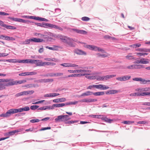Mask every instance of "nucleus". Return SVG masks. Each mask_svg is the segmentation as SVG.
<instances>
[{"mask_svg": "<svg viewBox=\"0 0 150 150\" xmlns=\"http://www.w3.org/2000/svg\"><path fill=\"white\" fill-rule=\"evenodd\" d=\"M57 37L62 40L64 43L67 44L71 47H75V44H74L72 42H77V40L75 39H73L69 37L64 36L60 35H57Z\"/></svg>", "mask_w": 150, "mask_h": 150, "instance_id": "obj_1", "label": "nucleus"}, {"mask_svg": "<svg viewBox=\"0 0 150 150\" xmlns=\"http://www.w3.org/2000/svg\"><path fill=\"white\" fill-rule=\"evenodd\" d=\"M4 82H8L6 83H0V90H4L6 88L5 86H13V85H11L10 83L13 81V79H3Z\"/></svg>", "mask_w": 150, "mask_h": 150, "instance_id": "obj_2", "label": "nucleus"}, {"mask_svg": "<svg viewBox=\"0 0 150 150\" xmlns=\"http://www.w3.org/2000/svg\"><path fill=\"white\" fill-rule=\"evenodd\" d=\"M69 117V115H61L59 116L55 119L56 122H64L70 119Z\"/></svg>", "mask_w": 150, "mask_h": 150, "instance_id": "obj_3", "label": "nucleus"}, {"mask_svg": "<svg viewBox=\"0 0 150 150\" xmlns=\"http://www.w3.org/2000/svg\"><path fill=\"white\" fill-rule=\"evenodd\" d=\"M135 64H147L149 63V60L148 59H146L143 58H140L139 60H137L134 62Z\"/></svg>", "mask_w": 150, "mask_h": 150, "instance_id": "obj_4", "label": "nucleus"}, {"mask_svg": "<svg viewBox=\"0 0 150 150\" xmlns=\"http://www.w3.org/2000/svg\"><path fill=\"white\" fill-rule=\"evenodd\" d=\"M34 93L33 91H23L16 93L15 95V96L18 97L23 96H27L28 94H31Z\"/></svg>", "mask_w": 150, "mask_h": 150, "instance_id": "obj_5", "label": "nucleus"}, {"mask_svg": "<svg viewBox=\"0 0 150 150\" xmlns=\"http://www.w3.org/2000/svg\"><path fill=\"white\" fill-rule=\"evenodd\" d=\"M0 25L7 29L13 30L16 29V28L15 27L10 25H8L4 24V22L1 21H0Z\"/></svg>", "mask_w": 150, "mask_h": 150, "instance_id": "obj_6", "label": "nucleus"}, {"mask_svg": "<svg viewBox=\"0 0 150 150\" xmlns=\"http://www.w3.org/2000/svg\"><path fill=\"white\" fill-rule=\"evenodd\" d=\"M131 78V76L129 75H126L123 76L118 77L116 78L117 80L120 81H125L129 80Z\"/></svg>", "mask_w": 150, "mask_h": 150, "instance_id": "obj_7", "label": "nucleus"}, {"mask_svg": "<svg viewBox=\"0 0 150 150\" xmlns=\"http://www.w3.org/2000/svg\"><path fill=\"white\" fill-rule=\"evenodd\" d=\"M79 69L81 68L82 69H78V73H90L91 72V71L88 70V68L87 67H79L78 68Z\"/></svg>", "mask_w": 150, "mask_h": 150, "instance_id": "obj_8", "label": "nucleus"}, {"mask_svg": "<svg viewBox=\"0 0 150 150\" xmlns=\"http://www.w3.org/2000/svg\"><path fill=\"white\" fill-rule=\"evenodd\" d=\"M90 74L88 73H80V74H74L71 75H69L68 76V77H81L82 76H85L86 75H89Z\"/></svg>", "mask_w": 150, "mask_h": 150, "instance_id": "obj_9", "label": "nucleus"}, {"mask_svg": "<svg viewBox=\"0 0 150 150\" xmlns=\"http://www.w3.org/2000/svg\"><path fill=\"white\" fill-rule=\"evenodd\" d=\"M26 82V81L25 80H20V81H13L12 82L10 83L9 84L11 85H16L18 84H21L22 83H25Z\"/></svg>", "mask_w": 150, "mask_h": 150, "instance_id": "obj_10", "label": "nucleus"}, {"mask_svg": "<svg viewBox=\"0 0 150 150\" xmlns=\"http://www.w3.org/2000/svg\"><path fill=\"white\" fill-rule=\"evenodd\" d=\"M150 91V88L146 87L145 88H139L135 89V91L139 92H144Z\"/></svg>", "mask_w": 150, "mask_h": 150, "instance_id": "obj_11", "label": "nucleus"}, {"mask_svg": "<svg viewBox=\"0 0 150 150\" xmlns=\"http://www.w3.org/2000/svg\"><path fill=\"white\" fill-rule=\"evenodd\" d=\"M74 52L79 55H86V53L84 51L79 49H76L74 51Z\"/></svg>", "mask_w": 150, "mask_h": 150, "instance_id": "obj_12", "label": "nucleus"}, {"mask_svg": "<svg viewBox=\"0 0 150 150\" xmlns=\"http://www.w3.org/2000/svg\"><path fill=\"white\" fill-rule=\"evenodd\" d=\"M59 95V94L58 93H52L45 94L44 96L45 97H53Z\"/></svg>", "mask_w": 150, "mask_h": 150, "instance_id": "obj_13", "label": "nucleus"}, {"mask_svg": "<svg viewBox=\"0 0 150 150\" xmlns=\"http://www.w3.org/2000/svg\"><path fill=\"white\" fill-rule=\"evenodd\" d=\"M67 100L66 98H59L54 99L53 100V102L54 103H57L64 102Z\"/></svg>", "mask_w": 150, "mask_h": 150, "instance_id": "obj_14", "label": "nucleus"}, {"mask_svg": "<svg viewBox=\"0 0 150 150\" xmlns=\"http://www.w3.org/2000/svg\"><path fill=\"white\" fill-rule=\"evenodd\" d=\"M31 42H44L43 39L41 38H30Z\"/></svg>", "mask_w": 150, "mask_h": 150, "instance_id": "obj_15", "label": "nucleus"}, {"mask_svg": "<svg viewBox=\"0 0 150 150\" xmlns=\"http://www.w3.org/2000/svg\"><path fill=\"white\" fill-rule=\"evenodd\" d=\"M11 114L10 110H8L5 113L2 114L0 115V117H8L10 116Z\"/></svg>", "mask_w": 150, "mask_h": 150, "instance_id": "obj_16", "label": "nucleus"}, {"mask_svg": "<svg viewBox=\"0 0 150 150\" xmlns=\"http://www.w3.org/2000/svg\"><path fill=\"white\" fill-rule=\"evenodd\" d=\"M10 110L11 114L16 113L23 112L22 108L16 109H12Z\"/></svg>", "mask_w": 150, "mask_h": 150, "instance_id": "obj_17", "label": "nucleus"}, {"mask_svg": "<svg viewBox=\"0 0 150 150\" xmlns=\"http://www.w3.org/2000/svg\"><path fill=\"white\" fill-rule=\"evenodd\" d=\"M45 28H55V27H56V25L53 24L49 23H45Z\"/></svg>", "mask_w": 150, "mask_h": 150, "instance_id": "obj_18", "label": "nucleus"}, {"mask_svg": "<svg viewBox=\"0 0 150 150\" xmlns=\"http://www.w3.org/2000/svg\"><path fill=\"white\" fill-rule=\"evenodd\" d=\"M93 50L96 51H100L103 53H105V51L99 47L94 46Z\"/></svg>", "mask_w": 150, "mask_h": 150, "instance_id": "obj_19", "label": "nucleus"}, {"mask_svg": "<svg viewBox=\"0 0 150 150\" xmlns=\"http://www.w3.org/2000/svg\"><path fill=\"white\" fill-rule=\"evenodd\" d=\"M139 92L135 93V96H146V95H148V94L146 93V92Z\"/></svg>", "mask_w": 150, "mask_h": 150, "instance_id": "obj_20", "label": "nucleus"}, {"mask_svg": "<svg viewBox=\"0 0 150 150\" xmlns=\"http://www.w3.org/2000/svg\"><path fill=\"white\" fill-rule=\"evenodd\" d=\"M38 86V85H35L33 84H29L25 85L23 86V87H26L27 88H31L33 87H35L36 86Z\"/></svg>", "mask_w": 150, "mask_h": 150, "instance_id": "obj_21", "label": "nucleus"}, {"mask_svg": "<svg viewBox=\"0 0 150 150\" xmlns=\"http://www.w3.org/2000/svg\"><path fill=\"white\" fill-rule=\"evenodd\" d=\"M93 92L89 91H87L86 92L82 93L81 95V96H88L91 95L93 94Z\"/></svg>", "mask_w": 150, "mask_h": 150, "instance_id": "obj_22", "label": "nucleus"}, {"mask_svg": "<svg viewBox=\"0 0 150 150\" xmlns=\"http://www.w3.org/2000/svg\"><path fill=\"white\" fill-rule=\"evenodd\" d=\"M21 131L20 129H17L13 131H11L8 132V135L9 136L14 135L16 133Z\"/></svg>", "mask_w": 150, "mask_h": 150, "instance_id": "obj_23", "label": "nucleus"}, {"mask_svg": "<svg viewBox=\"0 0 150 150\" xmlns=\"http://www.w3.org/2000/svg\"><path fill=\"white\" fill-rule=\"evenodd\" d=\"M78 103V101L70 102H69L63 103V106L71 105H75Z\"/></svg>", "mask_w": 150, "mask_h": 150, "instance_id": "obj_24", "label": "nucleus"}, {"mask_svg": "<svg viewBox=\"0 0 150 150\" xmlns=\"http://www.w3.org/2000/svg\"><path fill=\"white\" fill-rule=\"evenodd\" d=\"M37 66H44V62L40 60H37L35 63Z\"/></svg>", "mask_w": 150, "mask_h": 150, "instance_id": "obj_25", "label": "nucleus"}, {"mask_svg": "<svg viewBox=\"0 0 150 150\" xmlns=\"http://www.w3.org/2000/svg\"><path fill=\"white\" fill-rule=\"evenodd\" d=\"M105 54H101L99 53H97L96 54V55L98 57H101L102 58H105L108 57L109 55V54H108L106 52L105 53Z\"/></svg>", "mask_w": 150, "mask_h": 150, "instance_id": "obj_26", "label": "nucleus"}, {"mask_svg": "<svg viewBox=\"0 0 150 150\" xmlns=\"http://www.w3.org/2000/svg\"><path fill=\"white\" fill-rule=\"evenodd\" d=\"M140 82L141 84H146L150 82V80H146L144 79L141 78Z\"/></svg>", "mask_w": 150, "mask_h": 150, "instance_id": "obj_27", "label": "nucleus"}, {"mask_svg": "<svg viewBox=\"0 0 150 150\" xmlns=\"http://www.w3.org/2000/svg\"><path fill=\"white\" fill-rule=\"evenodd\" d=\"M132 54L131 53L125 56V58L126 59L128 60H132L135 59L134 56L132 55Z\"/></svg>", "mask_w": 150, "mask_h": 150, "instance_id": "obj_28", "label": "nucleus"}, {"mask_svg": "<svg viewBox=\"0 0 150 150\" xmlns=\"http://www.w3.org/2000/svg\"><path fill=\"white\" fill-rule=\"evenodd\" d=\"M105 94L104 92H98L95 93H93V94L95 96H99L100 95H103Z\"/></svg>", "mask_w": 150, "mask_h": 150, "instance_id": "obj_29", "label": "nucleus"}, {"mask_svg": "<svg viewBox=\"0 0 150 150\" xmlns=\"http://www.w3.org/2000/svg\"><path fill=\"white\" fill-rule=\"evenodd\" d=\"M55 65V63L54 62H44V66H45V65Z\"/></svg>", "mask_w": 150, "mask_h": 150, "instance_id": "obj_30", "label": "nucleus"}, {"mask_svg": "<svg viewBox=\"0 0 150 150\" xmlns=\"http://www.w3.org/2000/svg\"><path fill=\"white\" fill-rule=\"evenodd\" d=\"M144 67V66L142 65L134 64V69H140Z\"/></svg>", "mask_w": 150, "mask_h": 150, "instance_id": "obj_31", "label": "nucleus"}, {"mask_svg": "<svg viewBox=\"0 0 150 150\" xmlns=\"http://www.w3.org/2000/svg\"><path fill=\"white\" fill-rule=\"evenodd\" d=\"M94 46L90 45H86L84 46V47H86L90 50H93V48Z\"/></svg>", "mask_w": 150, "mask_h": 150, "instance_id": "obj_32", "label": "nucleus"}, {"mask_svg": "<svg viewBox=\"0 0 150 150\" xmlns=\"http://www.w3.org/2000/svg\"><path fill=\"white\" fill-rule=\"evenodd\" d=\"M104 120L105 122L109 123H111L113 121V120L109 119L107 117L104 118Z\"/></svg>", "mask_w": 150, "mask_h": 150, "instance_id": "obj_33", "label": "nucleus"}, {"mask_svg": "<svg viewBox=\"0 0 150 150\" xmlns=\"http://www.w3.org/2000/svg\"><path fill=\"white\" fill-rule=\"evenodd\" d=\"M5 40H7L14 41L15 40V39L13 37L7 36L6 37Z\"/></svg>", "mask_w": 150, "mask_h": 150, "instance_id": "obj_34", "label": "nucleus"}, {"mask_svg": "<svg viewBox=\"0 0 150 150\" xmlns=\"http://www.w3.org/2000/svg\"><path fill=\"white\" fill-rule=\"evenodd\" d=\"M53 106L56 108H59L63 107V103L53 104Z\"/></svg>", "mask_w": 150, "mask_h": 150, "instance_id": "obj_35", "label": "nucleus"}, {"mask_svg": "<svg viewBox=\"0 0 150 150\" xmlns=\"http://www.w3.org/2000/svg\"><path fill=\"white\" fill-rule=\"evenodd\" d=\"M45 22H43L42 23H35V24L37 25V26H40L41 27H45Z\"/></svg>", "mask_w": 150, "mask_h": 150, "instance_id": "obj_36", "label": "nucleus"}, {"mask_svg": "<svg viewBox=\"0 0 150 150\" xmlns=\"http://www.w3.org/2000/svg\"><path fill=\"white\" fill-rule=\"evenodd\" d=\"M28 59L18 60V62L19 63H28Z\"/></svg>", "mask_w": 150, "mask_h": 150, "instance_id": "obj_37", "label": "nucleus"}, {"mask_svg": "<svg viewBox=\"0 0 150 150\" xmlns=\"http://www.w3.org/2000/svg\"><path fill=\"white\" fill-rule=\"evenodd\" d=\"M55 75V73H48L47 74L45 75H43L44 76H50V77H53Z\"/></svg>", "mask_w": 150, "mask_h": 150, "instance_id": "obj_38", "label": "nucleus"}, {"mask_svg": "<svg viewBox=\"0 0 150 150\" xmlns=\"http://www.w3.org/2000/svg\"><path fill=\"white\" fill-rule=\"evenodd\" d=\"M97 100L96 99L89 98L87 99V103H90L97 101Z\"/></svg>", "mask_w": 150, "mask_h": 150, "instance_id": "obj_39", "label": "nucleus"}, {"mask_svg": "<svg viewBox=\"0 0 150 150\" xmlns=\"http://www.w3.org/2000/svg\"><path fill=\"white\" fill-rule=\"evenodd\" d=\"M87 32L83 30H79L78 33L79 34L85 35L87 34Z\"/></svg>", "mask_w": 150, "mask_h": 150, "instance_id": "obj_40", "label": "nucleus"}, {"mask_svg": "<svg viewBox=\"0 0 150 150\" xmlns=\"http://www.w3.org/2000/svg\"><path fill=\"white\" fill-rule=\"evenodd\" d=\"M28 63H31L33 64H35L36 60L33 59H28Z\"/></svg>", "mask_w": 150, "mask_h": 150, "instance_id": "obj_41", "label": "nucleus"}, {"mask_svg": "<svg viewBox=\"0 0 150 150\" xmlns=\"http://www.w3.org/2000/svg\"><path fill=\"white\" fill-rule=\"evenodd\" d=\"M37 74V73L35 71L33 72H27V76L35 75Z\"/></svg>", "mask_w": 150, "mask_h": 150, "instance_id": "obj_42", "label": "nucleus"}, {"mask_svg": "<svg viewBox=\"0 0 150 150\" xmlns=\"http://www.w3.org/2000/svg\"><path fill=\"white\" fill-rule=\"evenodd\" d=\"M8 18L11 20L13 21H14L16 22H19V18H15L9 17Z\"/></svg>", "mask_w": 150, "mask_h": 150, "instance_id": "obj_43", "label": "nucleus"}, {"mask_svg": "<svg viewBox=\"0 0 150 150\" xmlns=\"http://www.w3.org/2000/svg\"><path fill=\"white\" fill-rule=\"evenodd\" d=\"M6 61L10 62L16 63L18 62V60H16V59H7Z\"/></svg>", "mask_w": 150, "mask_h": 150, "instance_id": "obj_44", "label": "nucleus"}, {"mask_svg": "<svg viewBox=\"0 0 150 150\" xmlns=\"http://www.w3.org/2000/svg\"><path fill=\"white\" fill-rule=\"evenodd\" d=\"M96 79L99 81H103V76L101 77L100 76L96 75Z\"/></svg>", "mask_w": 150, "mask_h": 150, "instance_id": "obj_45", "label": "nucleus"}, {"mask_svg": "<svg viewBox=\"0 0 150 150\" xmlns=\"http://www.w3.org/2000/svg\"><path fill=\"white\" fill-rule=\"evenodd\" d=\"M110 94H115L118 92V91L115 90H110Z\"/></svg>", "mask_w": 150, "mask_h": 150, "instance_id": "obj_46", "label": "nucleus"}, {"mask_svg": "<svg viewBox=\"0 0 150 150\" xmlns=\"http://www.w3.org/2000/svg\"><path fill=\"white\" fill-rule=\"evenodd\" d=\"M90 18L87 17H83L81 18V20L83 21H87L90 20Z\"/></svg>", "mask_w": 150, "mask_h": 150, "instance_id": "obj_47", "label": "nucleus"}, {"mask_svg": "<svg viewBox=\"0 0 150 150\" xmlns=\"http://www.w3.org/2000/svg\"><path fill=\"white\" fill-rule=\"evenodd\" d=\"M30 40V38L29 39L26 40L25 42H23V44L25 45L29 44L30 42H31V40Z\"/></svg>", "mask_w": 150, "mask_h": 150, "instance_id": "obj_48", "label": "nucleus"}, {"mask_svg": "<svg viewBox=\"0 0 150 150\" xmlns=\"http://www.w3.org/2000/svg\"><path fill=\"white\" fill-rule=\"evenodd\" d=\"M39 107V106L38 105H32L30 107L31 109L32 110H35Z\"/></svg>", "mask_w": 150, "mask_h": 150, "instance_id": "obj_49", "label": "nucleus"}, {"mask_svg": "<svg viewBox=\"0 0 150 150\" xmlns=\"http://www.w3.org/2000/svg\"><path fill=\"white\" fill-rule=\"evenodd\" d=\"M134 121H124L123 122V123L125 124H130L134 123Z\"/></svg>", "mask_w": 150, "mask_h": 150, "instance_id": "obj_50", "label": "nucleus"}, {"mask_svg": "<svg viewBox=\"0 0 150 150\" xmlns=\"http://www.w3.org/2000/svg\"><path fill=\"white\" fill-rule=\"evenodd\" d=\"M101 115H89V116L91 117H93V118H99L101 116Z\"/></svg>", "mask_w": 150, "mask_h": 150, "instance_id": "obj_51", "label": "nucleus"}, {"mask_svg": "<svg viewBox=\"0 0 150 150\" xmlns=\"http://www.w3.org/2000/svg\"><path fill=\"white\" fill-rule=\"evenodd\" d=\"M45 83L48 82H52L53 81V79H45Z\"/></svg>", "mask_w": 150, "mask_h": 150, "instance_id": "obj_52", "label": "nucleus"}, {"mask_svg": "<svg viewBox=\"0 0 150 150\" xmlns=\"http://www.w3.org/2000/svg\"><path fill=\"white\" fill-rule=\"evenodd\" d=\"M34 34L35 35L38 36V35L39 37L40 38H42L43 36H45V35L43 34L39 33H35Z\"/></svg>", "mask_w": 150, "mask_h": 150, "instance_id": "obj_53", "label": "nucleus"}, {"mask_svg": "<svg viewBox=\"0 0 150 150\" xmlns=\"http://www.w3.org/2000/svg\"><path fill=\"white\" fill-rule=\"evenodd\" d=\"M101 90H104L109 88L108 86H106L105 85L102 84Z\"/></svg>", "mask_w": 150, "mask_h": 150, "instance_id": "obj_54", "label": "nucleus"}, {"mask_svg": "<svg viewBox=\"0 0 150 150\" xmlns=\"http://www.w3.org/2000/svg\"><path fill=\"white\" fill-rule=\"evenodd\" d=\"M61 65L65 67H69V63H65L62 64H60Z\"/></svg>", "mask_w": 150, "mask_h": 150, "instance_id": "obj_55", "label": "nucleus"}, {"mask_svg": "<svg viewBox=\"0 0 150 150\" xmlns=\"http://www.w3.org/2000/svg\"><path fill=\"white\" fill-rule=\"evenodd\" d=\"M22 111H28L30 110V108L29 107L27 106L25 107L22 108Z\"/></svg>", "mask_w": 150, "mask_h": 150, "instance_id": "obj_56", "label": "nucleus"}, {"mask_svg": "<svg viewBox=\"0 0 150 150\" xmlns=\"http://www.w3.org/2000/svg\"><path fill=\"white\" fill-rule=\"evenodd\" d=\"M40 120L38 119H32L30 120V122L32 123L37 122H39Z\"/></svg>", "mask_w": 150, "mask_h": 150, "instance_id": "obj_57", "label": "nucleus"}, {"mask_svg": "<svg viewBox=\"0 0 150 150\" xmlns=\"http://www.w3.org/2000/svg\"><path fill=\"white\" fill-rule=\"evenodd\" d=\"M77 122V121L74 120V121H73V120H71V121H67V122H66V124H73L74 123L76 122Z\"/></svg>", "mask_w": 150, "mask_h": 150, "instance_id": "obj_58", "label": "nucleus"}, {"mask_svg": "<svg viewBox=\"0 0 150 150\" xmlns=\"http://www.w3.org/2000/svg\"><path fill=\"white\" fill-rule=\"evenodd\" d=\"M45 100H41L40 101H38L36 102L35 103H33L32 104H37L39 103H42L43 102H44Z\"/></svg>", "mask_w": 150, "mask_h": 150, "instance_id": "obj_59", "label": "nucleus"}, {"mask_svg": "<svg viewBox=\"0 0 150 150\" xmlns=\"http://www.w3.org/2000/svg\"><path fill=\"white\" fill-rule=\"evenodd\" d=\"M34 129L33 128H30L29 129H26L25 130V131L26 132H29V131H33L34 132H36V131L35 130H34Z\"/></svg>", "mask_w": 150, "mask_h": 150, "instance_id": "obj_60", "label": "nucleus"}, {"mask_svg": "<svg viewBox=\"0 0 150 150\" xmlns=\"http://www.w3.org/2000/svg\"><path fill=\"white\" fill-rule=\"evenodd\" d=\"M9 14L4 12L0 11V15L2 16H6L8 15Z\"/></svg>", "mask_w": 150, "mask_h": 150, "instance_id": "obj_61", "label": "nucleus"}, {"mask_svg": "<svg viewBox=\"0 0 150 150\" xmlns=\"http://www.w3.org/2000/svg\"><path fill=\"white\" fill-rule=\"evenodd\" d=\"M8 54L6 53H0V57H5L8 56Z\"/></svg>", "mask_w": 150, "mask_h": 150, "instance_id": "obj_62", "label": "nucleus"}, {"mask_svg": "<svg viewBox=\"0 0 150 150\" xmlns=\"http://www.w3.org/2000/svg\"><path fill=\"white\" fill-rule=\"evenodd\" d=\"M20 76H27V72H23L19 74Z\"/></svg>", "mask_w": 150, "mask_h": 150, "instance_id": "obj_63", "label": "nucleus"}, {"mask_svg": "<svg viewBox=\"0 0 150 150\" xmlns=\"http://www.w3.org/2000/svg\"><path fill=\"white\" fill-rule=\"evenodd\" d=\"M127 68L129 69H134V64L130 65L127 67Z\"/></svg>", "mask_w": 150, "mask_h": 150, "instance_id": "obj_64", "label": "nucleus"}]
</instances>
